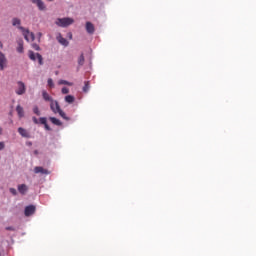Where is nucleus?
Here are the masks:
<instances>
[{
    "mask_svg": "<svg viewBox=\"0 0 256 256\" xmlns=\"http://www.w3.org/2000/svg\"><path fill=\"white\" fill-rule=\"evenodd\" d=\"M18 29L20 31H22V34L24 36V39L27 41V42H33L35 41V34L33 32H30L29 29H26L25 27L23 26H19Z\"/></svg>",
    "mask_w": 256,
    "mask_h": 256,
    "instance_id": "f257e3e1",
    "label": "nucleus"
},
{
    "mask_svg": "<svg viewBox=\"0 0 256 256\" xmlns=\"http://www.w3.org/2000/svg\"><path fill=\"white\" fill-rule=\"evenodd\" d=\"M28 57L31 61H37L38 60L39 65H41V66L44 65V58H43L42 54L36 53L33 50H29L28 51Z\"/></svg>",
    "mask_w": 256,
    "mask_h": 256,
    "instance_id": "f03ea898",
    "label": "nucleus"
},
{
    "mask_svg": "<svg viewBox=\"0 0 256 256\" xmlns=\"http://www.w3.org/2000/svg\"><path fill=\"white\" fill-rule=\"evenodd\" d=\"M74 23V19L70 17H65V18H58L56 20V25L59 27H68Z\"/></svg>",
    "mask_w": 256,
    "mask_h": 256,
    "instance_id": "7ed1b4c3",
    "label": "nucleus"
},
{
    "mask_svg": "<svg viewBox=\"0 0 256 256\" xmlns=\"http://www.w3.org/2000/svg\"><path fill=\"white\" fill-rule=\"evenodd\" d=\"M8 65V58L5 53L0 51V70L4 71Z\"/></svg>",
    "mask_w": 256,
    "mask_h": 256,
    "instance_id": "20e7f679",
    "label": "nucleus"
},
{
    "mask_svg": "<svg viewBox=\"0 0 256 256\" xmlns=\"http://www.w3.org/2000/svg\"><path fill=\"white\" fill-rule=\"evenodd\" d=\"M50 109L54 114H58V112L61 109V106L57 100H52V102H50Z\"/></svg>",
    "mask_w": 256,
    "mask_h": 256,
    "instance_id": "39448f33",
    "label": "nucleus"
},
{
    "mask_svg": "<svg viewBox=\"0 0 256 256\" xmlns=\"http://www.w3.org/2000/svg\"><path fill=\"white\" fill-rule=\"evenodd\" d=\"M17 86L16 94L24 95L26 93V84L24 82H17Z\"/></svg>",
    "mask_w": 256,
    "mask_h": 256,
    "instance_id": "423d86ee",
    "label": "nucleus"
},
{
    "mask_svg": "<svg viewBox=\"0 0 256 256\" xmlns=\"http://www.w3.org/2000/svg\"><path fill=\"white\" fill-rule=\"evenodd\" d=\"M33 4H36L38 9L40 11H45L46 10V5L43 0H31ZM49 2H52L53 0H48Z\"/></svg>",
    "mask_w": 256,
    "mask_h": 256,
    "instance_id": "0eeeda50",
    "label": "nucleus"
},
{
    "mask_svg": "<svg viewBox=\"0 0 256 256\" xmlns=\"http://www.w3.org/2000/svg\"><path fill=\"white\" fill-rule=\"evenodd\" d=\"M35 212H36V207L33 205H30L25 208L24 214L26 217H30L33 214H35Z\"/></svg>",
    "mask_w": 256,
    "mask_h": 256,
    "instance_id": "6e6552de",
    "label": "nucleus"
},
{
    "mask_svg": "<svg viewBox=\"0 0 256 256\" xmlns=\"http://www.w3.org/2000/svg\"><path fill=\"white\" fill-rule=\"evenodd\" d=\"M18 133L26 139H30L31 138V134L29 131L26 130V128H18Z\"/></svg>",
    "mask_w": 256,
    "mask_h": 256,
    "instance_id": "1a4fd4ad",
    "label": "nucleus"
},
{
    "mask_svg": "<svg viewBox=\"0 0 256 256\" xmlns=\"http://www.w3.org/2000/svg\"><path fill=\"white\" fill-rule=\"evenodd\" d=\"M35 174H43V175H49L51 172L47 169H44L43 167H35L34 168Z\"/></svg>",
    "mask_w": 256,
    "mask_h": 256,
    "instance_id": "9d476101",
    "label": "nucleus"
},
{
    "mask_svg": "<svg viewBox=\"0 0 256 256\" xmlns=\"http://www.w3.org/2000/svg\"><path fill=\"white\" fill-rule=\"evenodd\" d=\"M86 31L88 34L93 35L95 33V25H93L90 21H87Z\"/></svg>",
    "mask_w": 256,
    "mask_h": 256,
    "instance_id": "9b49d317",
    "label": "nucleus"
},
{
    "mask_svg": "<svg viewBox=\"0 0 256 256\" xmlns=\"http://www.w3.org/2000/svg\"><path fill=\"white\" fill-rule=\"evenodd\" d=\"M29 188L26 184H21L18 186V192L21 194V195H26L27 192H28Z\"/></svg>",
    "mask_w": 256,
    "mask_h": 256,
    "instance_id": "f8f14e48",
    "label": "nucleus"
},
{
    "mask_svg": "<svg viewBox=\"0 0 256 256\" xmlns=\"http://www.w3.org/2000/svg\"><path fill=\"white\" fill-rule=\"evenodd\" d=\"M17 44H18L17 52L24 53V40L22 38L18 39Z\"/></svg>",
    "mask_w": 256,
    "mask_h": 256,
    "instance_id": "ddd939ff",
    "label": "nucleus"
},
{
    "mask_svg": "<svg viewBox=\"0 0 256 256\" xmlns=\"http://www.w3.org/2000/svg\"><path fill=\"white\" fill-rule=\"evenodd\" d=\"M57 40H58V42L61 44V45H63V46H68L69 45V41L65 38V37H63L62 35H59L58 37H57Z\"/></svg>",
    "mask_w": 256,
    "mask_h": 256,
    "instance_id": "4468645a",
    "label": "nucleus"
},
{
    "mask_svg": "<svg viewBox=\"0 0 256 256\" xmlns=\"http://www.w3.org/2000/svg\"><path fill=\"white\" fill-rule=\"evenodd\" d=\"M42 97L45 101H49L50 103H52V101H54L52 96H50V94H48V92L46 90L42 91Z\"/></svg>",
    "mask_w": 256,
    "mask_h": 256,
    "instance_id": "2eb2a0df",
    "label": "nucleus"
},
{
    "mask_svg": "<svg viewBox=\"0 0 256 256\" xmlns=\"http://www.w3.org/2000/svg\"><path fill=\"white\" fill-rule=\"evenodd\" d=\"M16 112H17L19 118H23L25 116L23 106H20V105L16 106Z\"/></svg>",
    "mask_w": 256,
    "mask_h": 256,
    "instance_id": "dca6fc26",
    "label": "nucleus"
},
{
    "mask_svg": "<svg viewBox=\"0 0 256 256\" xmlns=\"http://www.w3.org/2000/svg\"><path fill=\"white\" fill-rule=\"evenodd\" d=\"M49 120L51 121L52 124H54L56 126H62L63 125L61 120H58V118L51 117V118H49Z\"/></svg>",
    "mask_w": 256,
    "mask_h": 256,
    "instance_id": "f3484780",
    "label": "nucleus"
},
{
    "mask_svg": "<svg viewBox=\"0 0 256 256\" xmlns=\"http://www.w3.org/2000/svg\"><path fill=\"white\" fill-rule=\"evenodd\" d=\"M12 25H13V26L21 27V19H20V18H17V17L13 18V19H12Z\"/></svg>",
    "mask_w": 256,
    "mask_h": 256,
    "instance_id": "a211bd4d",
    "label": "nucleus"
},
{
    "mask_svg": "<svg viewBox=\"0 0 256 256\" xmlns=\"http://www.w3.org/2000/svg\"><path fill=\"white\" fill-rule=\"evenodd\" d=\"M65 102H67L68 104H73L75 102V96H65Z\"/></svg>",
    "mask_w": 256,
    "mask_h": 256,
    "instance_id": "6ab92c4d",
    "label": "nucleus"
},
{
    "mask_svg": "<svg viewBox=\"0 0 256 256\" xmlns=\"http://www.w3.org/2000/svg\"><path fill=\"white\" fill-rule=\"evenodd\" d=\"M57 113H58L64 120H67V121L70 120V118H68L66 112H63L62 108H61L60 110H58Z\"/></svg>",
    "mask_w": 256,
    "mask_h": 256,
    "instance_id": "aec40b11",
    "label": "nucleus"
},
{
    "mask_svg": "<svg viewBox=\"0 0 256 256\" xmlns=\"http://www.w3.org/2000/svg\"><path fill=\"white\" fill-rule=\"evenodd\" d=\"M78 64L79 66H83L85 64V56L84 54H81L78 58Z\"/></svg>",
    "mask_w": 256,
    "mask_h": 256,
    "instance_id": "412c9836",
    "label": "nucleus"
},
{
    "mask_svg": "<svg viewBox=\"0 0 256 256\" xmlns=\"http://www.w3.org/2000/svg\"><path fill=\"white\" fill-rule=\"evenodd\" d=\"M90 88H91V86H90L89 82H85V84L83 86V92L88 93Z\"/></svg>",
    "mask_w": 256,
    "mask_h": 256,
    "instance_id": "4be33fe9",
    "label": "nucleus"
},
{
    "mask_svg": "<svg viewBox=\"0 0 256 256\" xmlns=\"http://www.w3.org/2000/svg\"><path fill=\"white\" fill-rule=\"evenodd\" d=\"M32 48L35 50V51H41V47L39 44L37 43H32L31 44Z\"/></svg>",
    "mask_w": 256,
    "mask_h": 256,
    "instance_id": "5701e85b",
    "label": "nucleus"
},
{
    "mask_svg": "<svg viewBox=\"0 0 256 256\" xmlns=\"http://www.w3.org/2000/svg\"><path fill=\"white\" fill-rule=\"evenodd\" d=\"M33 113L36 114L37 116H41V112H40L38 106H34V108H33Z\"/></svg>",
    "mask_w": 256,
    "mask_h": 256,
    "instance_id": "b1692460",
    "label": "nucleus"
},
{
    "mask_svg": "<svg viewBox=\"0 0 256 256\" xmlns=\"http://www.w3.org/2000/svg\"><path fill=\"white\" fill-rule=\"evenodd\" d=\"M48 86L50 88H54L55 87V84H54V80L52 78H48Z\"/></svg>",
    "mask_w": 256,
    "mask_h": 256,
    "instance_id": "393cba45",
    "label": "nucleus"
},
{
    "mask_svg": "<svg viewBox=\"0 0 256 256\" xmlns=\"http://www.w3.org/2000/svg\"><path fill=\"white\" fill-rule=\"evenodd\" d=\"M59 85L72 86L71 82H67V80H59Z\"/></svg>",
    "mask_w": 256,
    "mask_h": 256,
    "instance_id": "a878e982",
    "label": "nucleus"
},
{
    "mask_svg": "<svg viewBox=\"0 0 256 256\" xmlns=\"http://www.w3.org/2000/svg\"><path fill=\"white\" fill-rule=\"evenodd\" d=\"M9 192L13 195V196H17L18 192L15 188H10Z\"/></svg>",
    "mask_w": 256,
    "mask_h": 256,
    "instance_id": "bb28decb",
    "label": "nucleus"
},
{
    "mask_svg": "<svg viewBox=\"0 0 256 256\" xmlns=\"http://www.w3.org/2000/svg\"><path fill=\"white\" fill-rule=\"evenodd\" d=\"M61 92L62 94L67 95L70 93V90L68 88H62Z\"/></svg>",
    "mask_w": 256,
    "mask_h": 256,
    "instance_id": "cd10ccee",
    "label": "nucleus"
},
{
    "mask_svg": "<svg viewBox=\"0 0 256 256\" xmlns=\"http://www.w3.org/2000/svg\"><path fill=\"white\" fill-rule=\"evenodd\" d=\"M39 122H40L42 125H46V123H47V118H39Z\"/></svg>",
    "mask_w": 256,
    "mask_h": 256,
    "instance_id": "c85d7f7f",
    "label": "nucleus"
},
{
    "mask_svg": "<svg viewBox=\"0 0 256 256\" xmlns=\"http://www.w3.org/2000/svg\"><path fill=\"white\" fill-rule=\"evenodd\" d=\"M32 120L35 124H39V120L36 118V116H33Z\"/></svg>",
    "mask_w": 256,
    "mask_h": 256,
    "instance_id": "c756f323",
    "label": "nucleus"
},
{
    "mask_svg": "<svg viewBox=\"0 0 256 256\" xmlns=\"http://www.w3.org/2000/svg\"><path fill=\"white\" fill-rule=\"evenodd\" d=\"M44 127H45L46 130L51 131V128H50L48 123L44 124Z\"/></svg>",
    "mask_w": 256,
    "mask_h": 256,
    "instance_id": "7c9ffc66",
    "label": "nucleus"
},
{
    "mask_svg": "<svg viewBox=\"0 0 256 256\" xmlns=\"http://www.w3.org/2000/svg\"><path fill=\"white\" fill-rule=\"evenodd\" d=\"M5 148V144L3 142H0V151Z\"/></svg>",
    "mask_w": 256,
    "mask_h": 256,
    "instance_id": "2f4dec72",
    "label": "nucleus"
},
{
    "mask_svg": "<svg viewBox=\"0 0 256 256\" xmlns=\"http://www.w3.org/2000/svg\"><path fill=\"white\" fill-rule=\"evenodd\" d=\"M34 155L38 156L39 155V150H34Z\"/></svg>",
    "mask_w": 256,
    "mask_h": 256,
    "instance_id": "473e14b6",
    "label": "nucleus"
},
{
    "mask_svg": "<svg viewBox=\"0 0 256 256\" xmlns=\"http://www.w3.org/2000/svg\"><path fill=\"white\" fill-rule=\"evenodd\" d=\"M6 230L14 231V228L13 227H8V228H6Z\"/></svg>",
    "mask_w": 256,
    "mask_h": 256,
    "instance_id": "72a5a7b5",
    "label": "nucleus"
},
{
    "mask_svg": "<svg viewBox=\"0 0 256 256\" xmlns=\"http://www.w3.org/2000/svg\"><path fill=\"white\" fill-rule=\"evenodd\" d=\"M3 133V128L0 126V135Z\"/></svg>",
    "mask_w": 256,
    "mask_h": 256,
    "instance_id": "f704fd0d",
    "label": "nucleus"
},
{
    "mask_svg": "<svg viewBox=\"0 0 256 256\" xmlns=\"http://www.w3.org/2000/svg\"><path fill=\"white\" fill-rule=\"evenodd\" d=\"M70 39H72V34H70Z\"/></svg>",
    "mask_w": 256,
    "mask_h": 256,
    "instance_id": "c9c22d12",
    "label": "nucleus"
}]
</instances>
